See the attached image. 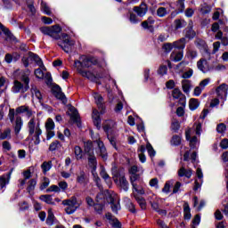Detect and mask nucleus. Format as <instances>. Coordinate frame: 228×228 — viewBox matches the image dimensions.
Wrapping results in <instances>:
<instances>
[{
    "label": "nucleus",
    "instance_id": "1",
    "mask_svg": "<svg viewBox=\"0 0 228 228\" xmlns=\"http://www.w3.org/2000/svg\"><path fill=\"white\" fill-rule=\"evenodd\" d=\"M29 76H31V71L29 69L21 70L20 72V75L18 76L20 81L15 80L12 86V92L14 94H19L20 92L21 94H26V92L29 90ZM20 81L23 84H21Z\"/></svg>",
    "mask_w": 228,
    "mask_h": 228
},
{
    "label": "nucleus",
    "instance_id": "2",
    "mask_svg": "<svg viewBox=\"0 0 228 228\" xmlns=\"http://www.w3.org/2000/svg\"><path fill=\"white\" fill-rule=\"evenodd\" d=\"M28 136L34 142V145H39L40 136H42V128H40V121L32 118L27 125Z\"/></svg>",
    "mask_w": 228,
    "mask_h": 228
},
{
    "label": "nucleus",
    "instance_id": "3",
    "mask_svg": "<svg viewBox=\"0 0 228 228\" xmlns=\"http://www.w3.org/2000/svg\"><path fill=\"white\" fill-rule=\"evenodd\" d=\"M81 204H83V202L77 200L76 196L62 200V206H66L64 208L66 215H74V213L81 208Z\"/></svg>",
    "mask_w": 228,
    "mask_h": 228
},
{
    "label": "nucleus",
    "instance_id": "4",
    "mask_svg": "<svg viewBox=\"0 0 228 228\" xmlns=\"http://www.w3.org/2000/svg\"><path fill=\"white\" fill-rule=\"evenodd\" d=\"M8 118L11 124H12L15 134H19L22 130V126H24L22 117L15 116V109H10L8 113Z\"/></svg>",
    "mask_w": 228,
    "mask_h": 228
},
{
    "label": "nucleus",
    "instance_id": "5",
    "mask_svg": "<svg viewBox=\"0 0 228 228\" xmlns=\"http://www.w3.org/2000/svg\"><path fill=\"white\" fill-rule=\"evenodd\" d=\"M41 33L43 35H46L47 37H51L53 40H61V27L60 25H53L50 27H41L40 28Z\"/></svg>",
    "mask_w": 228,
    "mask_h": 228
},
{
    "label": "nucleus",
    "instance_id": "6",
    "mask_svg": "<svg viewBox=\"0 0 228 228\" xmlns=\"http://www.w3.org/2000/svg\"><path fill=\"white\" fill-rule=\"evenodd\" d=\"M62 41L58 42V45L62 48L64 53H72V48L76 45V41L72 40L67 34L61 35Z\"/></svg>",
    "mask_w": 228,
    "mask_h": 228
},
{
    "label": "nucleus",
    "instance_id": "7",
    "mask_svg": "<svg viewBox=\"0 0 228 228\" xmlns=\"http://www.w3.org/2000/svg\"><path fill=\"white\" fill-rule=\"evenodd\" d=\"M74 65L77 70V67L81 69V66L86 67V69H90L92 65H97L99 67V61L95 57H82V61H75Z\"/></svg>",
    "mask_w": 228,
    "mask_h": 228
},
{
    "label": "nucleus",
    "instance_id": "8",
    "mask_svg": "<svg viewBox=\"0 0 228 228\" xmlns=\"http://www.w3.org/2000/svg\"><path fill=\"white\" fill-rule=\"evenodd\" d=\"M113 179L114 183H116V184L119 186L121 190H124V191H129V182H127L126 175L117 173L114 175Z\"/></svg>",
    "mask_w": 228,
    "mask_h": 228
},
{
    "label": "nucleus",
    "instance_id": "9",
    "mask_svg": "<svg viewBox=\"0 0 228 228\" xmlns=\"http://www.w3.org/2000/svg\"><path fill=\"white\" fill-rule=\"evenodd\" d=\"M77 70L78 74H80V76H82V77H86L90 81H95L96 79L102 78V76L101 74L97 73L96 70H94V72L86 71V70H83V69H81L79 67H77Z\"/></svg>",
    "mask_w": 228,
    "mask_h": 228
},
{
    "label": "nucleus",
    "instance_id": "10",
    "mask_svg": "<svg viewBox=\"0 0 228 228\" xmlns=\"http://www.w3.org/2000/svg\"><path fill=\"white\" fill-rule=\"evenodd\" d=\"M216 94L224 102L227 101L228 85L224 83L216 88Z\"/></svg>",
    "mask_w": 228,
    "mask_h": 228
},
{
    "label": "nucleus",
    "instance_id": "11",
    "mask_svg": "<svg viewBox=\"0 0 228 228\" xmlns=\"http://www.w3.org/2000/svg\"><path fill=\"white\" fill-rule=\"evenodd\" d=\"M45 130H46V140H51V138H53L54 136V120L53 118H47L45 125Z\"/></svg>",
    "mask_w": 228,
    "mask_h": 228
},
{
    "label": "nucleus",
    "instance_id": "12",
    "mask_svg": "<svg viewBox=\"0 0 228 228\" xmlns=\"http://www.w3.org/2000/svg\"><path fill=\"white\" fill-rule=\"evenodd\" d=\"M52 93L53 94L54 97H56V99L61 101L62 104H65L67 102V97L65 96V94L61 92V87H60V86L53 85L52 86Z\"/></svg>",
    "mask_w": 228,
    "mask_h": 228
},
{
    "label": "nucleus",
    "instance_id": "13",
    "mask_svg": "<svg viewBox=\"0 0 228 228\" xmlns=\"http://www.w3.org/2000/svg\"><path fill=\"white\" fill-rule=\"evenodd\" d=\"M94 142L98 145V156H100V158H102L103 161H106V159H108V151H106L104 142H102V141H101L100 139H96V141Z\"/></svg>",
    "mask_w": 228,
    "mask_h": 228
},
{
    "label": "nucleus",
    "instance_id": "14",
    "mask_svg": "<svg viewBox=\"0 0 228 228\" xmlns=\"http://www.w3.org/2000/svg\"><path fill=\"white\" fill-rule=\"evenodd\" d=\"M193 134V130L191 128L186 130L185 132V138L188 142H190V147L191 149H195L197 147V144L199 143V139L197 136H192Z\"/></svg>",
    "mask_w": 228,
    "mask_h": 228
},
{
    "label": "nucleus",
    "instance_id": "15",
    "mask_svg": "<svg viewBox=\"0 0 228 228\" xmlns=\"http://www.w3.org/2000/svg\"><path fill=\"white\" fill-rule=\"evenodd\" d=\"M172 97L175 99H178V102L179 104H181V106H186V96L183 94L179 88H175L172 91Z\"/></svg>",
    "mask_w": 228,
    "mask_h": 228
},
{
    "label": "nucleus",
    "instance_id": "16",
    "mask_svg": "<svg viewBox=\"0 0 228 228\" xmlns=\"http://www.w3.org/2000/svg\"><path fill=\"white\" fill-rule=\"evenodd\" d=\"M196 175H197L198 179H196L195 182H194L193 190L195 191H197V190H199V188H200V186H202V183H203L202 179H204V175L202 174V169L198 168L196 170Z\"/></svg>",
    "mask_w": 228,
    "mask_h": 228
},
{
    "label": "nucleus",
    "instance_id": "17",
    "mask_svg": "<svg viewBox=\"0 0 228 228\" xmlns=\"http://www.w3.org/2000/svg\"><path fill=\"white\" fill-rule=\"evenodd\" d=\"M197 67L199 70L206 74V72H208L209 70V63H208V61L206 59H200L197 62Z\"/></svg>",
    "mask_w": 228,
    "mask_h": 228
},
{
    "label": "nucleus",
    "instance_id": "18",
    "mask_svg": "<svg viewBox=\"0 0 228 228\" xmlns=\"http://www.w3.org/2000/svg\"><path fill=\"white\" fill-rule=\"evenodd\" d=\"M107 220L109 221V224H110V225H112V227L115 228H121L122 227V224L119 223L118 219L115 218L113 216V215H111V213H107L105 215Z\"/></svg>",
    "mask_w": 228,
    "mask_h": 228
},
{
    "label": "nucleus",
    "instance_id": "19",
    "mask_svg": "<svg viewBox=\"0 0 228 228\" xmlns=\"http://www.w3.org/2000/svg\"><path fill=\"white\" fill-rule=\"evenodd\" d=\"M28 58H30V60L35 61L37 65H38V67L42 69V70H45V66H44V62L42 61V59L38 55L35 54L32 52H28Z\"/></svg>",
    "mask_w": 228,
    "mask_h": 228
},
{
    "label": "nucleus",
    "instance_id": "20",
    "mask_svg": "<svg viewBox=\"0 0 228 228\" xmlns=\"http://www.w3.org/2000/svg\"><path fill=\"white\" fill-rule=\"evenodd\" d=\"M134 12L137 13L138 17H144L148 12L147 4H142L140 6L134 7Z\"/></svg>",
    "mask_w": 228,
    "mask_h": 228
},
{
    "label": "nucleus",
    "instance_id": "21",
    "mask_svg": "<svg viewBox=\"0 0 228 228\" xmlns=\"http://www.w3.org/2000/svg\"><path fill=\"white\" fill-rule=\"evenodd\" d=\"M10 179H12V171L0 176V188L2 190L10 183Z\"/></svg>",
    "mask_w": 228,
    "mask_h": 228
},
{
    "label": "nucleus",
    "instance_id": "22",
    "mask_svg": "<svg viewBox=\"0 0 228 228\" xmlns=\"http://www.w3.org/2000/svg\"><path fill=\"white\" fill-rule=\"evenodd\" d=\"M179 177H186L187 179H191V175H193V171L191 169H186L184 167H182L178 172Z\"/></svg>",
    "mask_w": 228,
    "mask_h": 228
},
{
    "label": "nucleus",
    "instance_id": "23",
    "mask_svg": "<svg viewBox=\"0 0 228 228\" xmlns=\"http://www.w3.org/2000/svg\"><path fill=\"white\" fill-rule=\"evenodd\" d=\"M87 156L88 166L90 167L91 170L97 169V158L95 157V154L89 153Z\"/></svg>",
    "mask_w": 228,
    "mask_h": 228
},
{
    "label": "nucleus",
    "instance_id": "24",
    "mask_svg": "<svg viewBox=\"0 0 228 228\" xmlns=\"http://www.w3.org/2000/svg\"><path fill=\"white\" fill-rule=\"evenodd\" d=\"M31 94H32V99H37L38 102H42L44 98L42 96V93H40V90H38L37 86H32Z\"/></svg>",
    "mask_w": 228,
    "mask_h": 228
},
{
    "label": "nucleus",
    "instance_id": "25",
    "mask_svg": "<svg viewBox=\"0 0 228 228\" xmlns=\"http://www.w3.org/2000/svg\"><path fill=\"white\" fill-rule=\"evenodd\" d=\"M93 122L97 129H101V117L99 116V110H93Z\"/></svg>",
    "mask_w": 228,
    "mask_h": 228
},
{
    "label": "nucleus",
    "instance_id": "26",
    "mask_svg": "<svg viewBox=\"0 0 228 228\" xmlns=\"http://www.w3.org/2000/svg\"><path fill=\"white\" fill-rule=\"evenodd\" d=\"M134 197L137 204H139L141 209H147V201H145V199H143V197L138 196V194H134Z\"/></svg>",
    "mask_w": 228,
    "mask_h": 228
},
{
    "label": "nucleus",
    "instance_id": "27",
    "mask_svg": "<svg viewBox=\"0 0 228 228\" xmlns=\"http://www.w3.org/2000/svg\"><path fill=\"white\" fill-rule=\"evenodd\" d=\"M77 182L79 184H86L88 183V178L86 177V174L84 171H80V173L77 176Z\"/></svg>",
    "mask_w": 228,
    "mask_h": 228
},
{
    "label": "nucleus",
    "instance_id": "28",
    "mask_svg": "<svg viewBox=\"0 0 228 228\" xmlns=\"http://www.w3.org/2000/svg\"><path fill=\"white\" fill-rule=\"evenodd\" d=\"M173 45L175 49H184V47H186V38L182 37L179 40L175 41Z\"/></svg>",
    "mask_w": 228,
    "mask_h": 228
},
{
    "label": "nucleus",
    "instance_id": "29",
    "mask_svg": "<svg viewBox=\"0 0 228 228\" xmlns=\"http://www.w3.org/2000/svg\"><path fill=\"white\" fill-rule=\"evenodd\" d=\"M182 142H183V136L175 134L172 136L170 143L175 147H178V145H181Z\"/></svg>",
    "mask_w": 228,
    "mask_h": 228
},
{
    "label": "nucleus",
    "instance_id": "30",
    "mask_svg": "<svg viewBox=\"0 0 228 228\" xmlns=\"http://www.w3.org/2000/svg\"><path fill=\"white\" fill-rule=\"evenodd\" d=\"M185 38H189V40H191V38H195V30L189 27L183 30Z\"/></svg>",
    "mask_w": 228,
    "mask_h": 228
},
{
    "label": "nucleus",
    "instance_id": "31",
    "mask_svg": "<svg viewBox=\"0 0 228 228\" xmlns=\"http://www.w3.org/2000/svg\"><path fill=\"white\" fill-rule=\"evenodd\" d=\"M84 147L85 152L86 154H87V156L90 154H94V143L92 142V141H87L86 142H85Z\"/></svg>",
    "mask_w": 228,
    "mask_h": 228
},
{
    "label": "nucleus",
    "instance_id": "32",
    "mask_svg": "<svg viewBox=\"0 0 228 228\" xmlns=\"http://www.w3.org/2000/svg\"><path fill=\"white\" fill-rule=\"evenodd\" d=\"M182 88L184 94H190V89L191 88V81L187 79L182 80Z\"/></svg>",
    "mask_w": 228,
    "mask_h": 228
},
{
    "label": "nucleus",
    "instance_id": "33",
    "mask_svg": "<svg viewBox=\"0 0 228 228\" xmlns=\"http://www.w3.org/2000/svg\"><path fill=\"white\" fill-rule=\"evenodd\" d=\"M200 105V102H199V100L195 98H191L189 102V108L191 111H195V110H197V108H199Z\"/></svg>",
    "mask_w": 228,
    "mask_h": 228
},
{
    "label": "nucleus",
    "instance_id": "34",
    "mask_svg": "<svg viewBox=\"0 0 228 228\" xmlns=\"http://www.w3.org/2000/svg\"><path fill=\"white\" fill-rule=\"evenodd\" d=\"M41 168L43 170V174H47V172L53 168V161L49 160L43 162Z\"/></svg>",
    "mask_w": 228,
    "mask_h": 228
},
{
    "label": "nucleus",
    "instance_id": "35",
    "mask_svg": "<svg viewBox=\"0 0 228 228\" xmlns=\"http://www.w3.org/2000/svg\"><path fill=\"white\" fill-rule=\"evenodd\" d=\"M69 111L71 120H73V122H77L79 118V113L77 112V110H76L74 107H70Z\"/></svg>",
    "mask_w": 228,
    "mask_h": 228
},
{
    "label": "nucleus",
    "instance_id": "36",
    "mask_svg": "<svg viewBox=\"0 0 228 228\" xmlns=\"http://www.w3.org/2000/svg\"><path fill=\"white\" fill-rule=\"evenodd\" d=\"M58 149H61V142H60V141L55 140L50 143L49 151L51 152H54V151H58Z\"/></svg>",
    "mask_w": 228,
    "mask_h": 228
},
{
    "label": "nucleus",
    "instance_id": "37",
    "mask_svg": "<svg viewBox=\"0 0 228 228\" xmlns=\"http://www.w3.org/2000/svg\"><path fill=\"white\" fill-rule=\"evenodd\" d=\"M170 58L172 61H181L183 60V52H173Z\"/></svg>",
    "mask_w": 228,
    "mask_h": 228
},
{
    "label": "nucleus",
    "instance_id": "38",
    "mask_svg": "<svg viewBox=\"0 0 228 228\" xmlns=\"http://www.w3.org/2000/svg\"><path fill=\"white\" fill-rule=\"evenodd\" d=\"M94 97L97 106L99 108H102V105L104 104V99L102 98V96L101 94H99L98 93H94Z\"/></svg>",
    "mask_w": 228,
    "mask_h": 228
},
{
    "label": "nucleus",
    "instance_id": "39",
    "mask_svg": "<svg viewBox=\"0 0 228 228\" xmlns=\"http://www.w3.org/2000/svg\"><path fill=\"white\" fill-rule=\"evenodd\" d=\"M186 0H177L176 1V4H175V8L178 13H183L184 12V2Z\"/></svg>",
    "mask_w": 228,
    "mask_h": 228
},
{
    "label": "nucleus",
    "instance_id": "40",
    "mask_svg": "<svg viewBox=\"0 0 228 228\" xmlns=\"http://www.w3.org/2000/svg\"><path fill=\"white\" fill-rule=\"evenodd\" d=\"M12 138V129L6 128L2 134H0V140H10Z\"/></svg>",
    "mask_w": 228,
    "mask_h": 228
},
{
    "label": "nucleus",
    "instance_id": "41",
    "mask_svg": "<svg viewBox=\"0 0 228 228\" xmlns=\"http://www.w3.org/2000/svg\"><path fill=\"white\" fill-rule=\"evenodd\" d=\"M74 154H75L76 159H77V160L83 159V150L81 149V147L75 146L74 147Z\"/></svg>",
    "mask_w": 228,
    "mask_h": 228
},
{
    "label": "nucleus",
    "instance_id": "42",
    "mask_svg": "<svg viewBox=\"0 0 228 228\" xmlns=\"http://www.w3.org/2000/svg\"><path fill=\"white\" fill-rule=\"evenodd\" d=\"M0 30L5 34L7 38H10L11 40L13 38V35L12 34V32H10V29H8L6 27L2 25L1 23H0ZM1 31H0V35H1Z\"/></svg>",
    "mask_w": 228,
    "mask_h": 228
},
{
    "label": "nucleus",
    "instance_id": "43",
    "mask_svg": "<svg viewBox=\"0 0 228 228\" xmlns=\"http://www.w3.org/2000/svg\"><path fill=\"white\" fill-rule=\"evenodd\" d=\"M183 213L185 220H190V218H191V213L190 212V205H188V203H185L183 206Z\"/></svg>",
    "mask_w": 228,
    "mask_h": 228
},
{
    "label": "nucleus",
    "instance_id": "44",
    "mask_svg": "<svg viewBox=\"0 0 228 228\" xmlns=\"http://www.w3.org/2000/svg\"><path fill=\"white\" fill-rule=\"evenodd\" d=\"M28 107L26 105H22V106L16 108V110H14L15 117H19V115H20L22 113H26V111H28Z\"/></svg>",
    "mask_w": 228,
    "mask_h": 228
},
{
    "label": "nucleus",
    "instance_id": "45",
    "mask_svg": "<svg viewBox=\"0 0 228 228\" xmlns=\"http://www.w3.org/2000/svg\"><path fill=\"white\" fill-rule=\"evenodd\" d=\"M40 200H43V202H45L46 204H54L53 201V196L49 194L41 195Z\"/></svg>",
    "mask_w": 228,
    "mask_h": 228
},
{
    "label": "nucleus",
    "instance_id": "46",
    "mask_svg": "<svg viewBox=\"0 0 228 228\" xmlns=\"http://www.w3.org/2000/svg\"><path fill=\"white\" fill-rule=\"evenodd\" d=\"M186 22L184 20H175V29H181L183 28H185Z\"/></svg>",
    "mask_w": 228,
    "mask_h": 228
},
{
    "label": "nucleus",
    "instance_id": "47",
    "mask_svg": "<svg viewBox=\"0 0 228 228\" xmlns=\"http://www.w3.org/2000/svg\"><path fill=\"white\" fill-rule=\"evenodd\" d=\"M46 224L47 225H53L54 224V214L53 213V210H48Z\"/></svg>",
    "mask_w": 228,
    "mask_h": 228
},
{
    "label": "nucleus",
    "instance_id": "48",
    "mask_svg": "<svg viewBox=\"0 0 228 228\" xmlns=\"http://www.w3.org/2000/svg\"><path fill=\"white\" fill-rule=\"evenodd\" d=\"M133 186L134 191H136V193H139V195H145V190L143 187L140 186L138 183H135Z\"/></svg>",
    "mask_w": 228,
    "mask_h": 228
},
{
    "label": "nucleus",
    "instance_id": "49",
    "mask_svg": "<svg viewBox=\"0 0 228 228\" xmlns=\"http://www.w3.org/2000/svg\"><path fill=\"white\" fill-rule=\"evenodd\" d=\"M41 10L45 13L46 15H51V8L47 6V4L44 1L41 2Z\"/></svg>",
    "mask_w": 228,
    "mask_h": 228
},
{
    "label": "nucleus",
    "instance_id": "50",
    "mask_svg": "<svg viewBox=\"0 0 228 228\" xmlns=\"http://www.w3.org/2000/svg\"><path fill=\"white\" fill-rule=\"evenodd\" d=\"M146 149L148 151V154L151 158H154L156 156V151H154V148L152 147V145L148 142L146 144Z\"/></svg>",
    "mask_w": 228,
    "mask_h": 228
},
{
    "label": "nucleus",
    "instance_id": "51",
    "mask_svg": "<svg viewBox=\"0 0 228 228\" xmlns=\"http://www.w3.org/2000/svg\"><path fill=\"white\" fill-rule=\"evenodd\" d=\"M157 15L158 17H166L167 15H168V11H167V8L165 7H159L157 10Z\"/></svg>",
    "mask_w": 228,
    "mask_h": 228
},
{
    "label": "nucleus",
    "instance_id": "52",
    "mask_svg": "<svg viewBox=\"0 0 228 228\" xmlns=\"http://www.w3.org/2000/svg\"><path fill=\"white\" fill-rule=\"evenodd\" d=\"M168 71V68L167 65H160L158 69L159 76H165L167 75V72Z\"/></svg>",
    "mask_w": 228,
    "mask_h": 228
},
{
    "label": "nucleus",
    "instance_id": "53",
    "mask_svg": "<svg viewBox=\"0 0 228 228\" xmlns=\"http://www.w3.org/2000/svg\"><path fill=\"white\" fill-rule=\"evenodd\" d=\"M200 12L203 13V15H206L211 12V6L208 5L207 4H203L201 5Z\"/></svg>",
    "mask_w": 228,
    "mask_h": 228
},
{
    "label": "nucleus",
    "instance_id": "54",
    "mask_svg": "<svg viewBox=\"0 0 228 228\" xmlns=\"http://www.w3.org/2000/svg\"><path fill=\"white\" fill-rule=\"evenodd\" d=\"M113 126H115V123L113 121H106L103 125V130L105 131V133H108L110 129L113 127Z\"/></svg>",
    "mask_w": 228,
    "mask_h": 228
},
{
    "label": "nucleus",
    "instance_id": "55",
    "mask_svg": "<svg viewBox=\"0 0 228 228\" xmlns=\"http://www.w3.org/2000/svg\"><path fill=\"white\" fill-rule=\"evenodd\" d=\"M29 60H31V58H29V53L22 57L21 62L23 63L24 67H29Z\"/></svg>",
    "mask_w": 228,
    "mask_h": 228
},
{
    "label": "nucleus",
    "instance_id": "56",
    "mask_svg": "<svg viewBox=\"0 0 228 228\" xmlns=\"http://www.w3.org/2000/svg\"><path fill=\"white\" fill-rule=\"evenodd\" d=\"M174 47H175L174 44H172V43H166L162 46V49H164L165 53H170V51H172V49H174Z\"/></svg>",
    "mask_w": 228,
    "mask_h": 228
},
{
    "label": "nucleus",
    "instance_id": "57",
    "mask_svg": "<svg viewBox=\"0 0 228 228\" xmlns=\"http://www.w3.org/2000/svg\"><path fill=\"white\" fill-rule=\"evenodd\" d=\"M129 20L132 24H138L140 22V20H138V17L134 13H130Z\"/></svg>",
    "mask_w": 228,
    "mask_h": 228
},
{
    "label": "nucleus",
    "instance_id": "58",
    "mask_svg": "<svg viewBox=\"0 0 228 228\" xmlns=\"http://www.w3.org/2000/svg\"><path fill=\"white\" fill-rule=\"evenodd\" d=\"M126 207L131 213H136V208H134V204L131 202L130 200H127Z\"/></svg>",
    "mask_w": 228,
    "mask_h": 228
},
{
    "label": "nucleus",
    "instance_id": "59",
    "mask_svg": "<svg viewBox=\"0 0 228 228\" xmlns=\"http://www.w3.org/2000/svg\"><path fill=\"white\" fill-rule=\"evenodd\" d=\"M47 192L54 191L55 193H60L61 189L58 185H51L47 190Z\"/></svg>",
    "mask_w": 228,
    "mask_h": 228
},
{
    "label": "nucleus",
    "instance_id": "60",
    "mask_svg": "<svg viewBox=\"0 0 228 228\" xmlns=\"http://www.w3.org/2000/svg\"><path fill=\"white\" fill-rule=\"evenodd\" d=\"M34 74L38 79H44V71L42 70V69H37Z\"/></svg>",
    "mask_w": 228,
    "mask_h": 228
},
{
    "label": "nucleus",
    "instance_id": "61",
    "mask_svg": "<svg viewBox=\"0 0 228 228\" xmlns=\"http://www.w3.org/2000/svg\"><path fill=\"white\" fill-rule=\"evenodd\" d=\"M159 181L158 180V178H152L151 180H150L149 184L151 188H159Z\"/></svg>",
    "mask_w": 228,
    "mask_h": 228
},
{
    "label": "nucleus",
    "instance_id": "62",
    "mask_svg": "<svg viewBox=\"0 0 228 228\" xmlns=\"http://www.w3.org/2000/svg\"><path fill=\"white\" fill-rule=\"evenodd\" d=\"M19 207L20 211H27V209H29V205L26 201L19 203Z\"/></svg>",
    "mask_w": 228,
    "mask_h": 228
},
{
    "label": "nucleus",
    "instance_id": "63",
    "mask_svg": "<svg viewBox=\"0 0 228 228\" xmlns=\"http://www.w3.org/2000/svg\"><path fill=\"white\" fill-rule=\"evenodd\" d=\"M59 188L61 191H65L67 188H69V183L65 181H61L59 183Z\"/></svg>",
    "mask_w": 228,
    "mask_h": 228
},
{
    "label": "nucleus",
    "instance_id": "64",
    "mask_svg": "<svg viewBox=\"0 0 228 228\" xmlns=\"http://www.w3.org/2000/svg\"><path fill=\"white\" fill-rule=\"evenodd\" d=\"M220 147L223 149H228V139H223L220 142Z\"/></svg>",
    "mask_w": 228,
    "mask_h": 228
}]
</instances>
